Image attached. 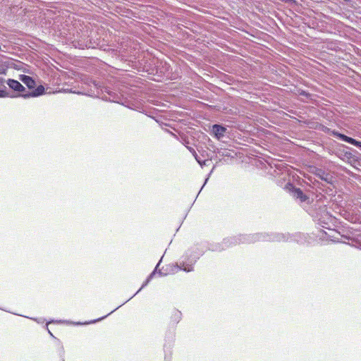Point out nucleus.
<instances>
[{
    "instance_id": "f257e3e1",
    "label": "nucleus",
    "mask_w": 361,
    "mask_h": 361,
    "mask_svg": "<svg viewBox=\"0 0 361 361\" xmlns=\"http://www.w3.org/2000/svg\"><path fill=\"white\" fill-rule=\"evenodd\" d=\"M88 85L96 90V94L106 101L121 104L130 109H133L132 99L136 97V90L133 86L121 78L116 82L113 87L103 85L100 81L90 78Z\"/></svg>"
},
{
    "instance_id": "f03ea898",
    "label": "nucleus",
    "mask_w": 361,
    "mask_h": 361,
    "mask_svg": "<svg viewBox=\"0 0 361 361\" xmlns=\"http://www.w3.org/2000/svg\"><path fill=\"white\" fill-rule=\"evenodd\" d=\"M206 244L204 243H197L188 248L181 257L179 263L170 264L169 271L171 274L183 270L185 272H190L194 270V265L197 259L206 252Z\"/></svg>"
},
{
    "instance_id": "7ed1b4c3",
    "label": "nucleus",
    "mask_w": 361,
    "mask_h": 361,
    "mask_svg": "<svg viewBox=\"0 0 361 361\" xmlns=\"http://www.w3.org/2000/svg\"><path fill=\"white\" fill-rule=\"evenodd\" d=\"M307 211L322 228L332 230V227L336 226V219L327 211L326 205L317 202Z\"/></svg>"
},
{
    "instance_id": "20e7f679",
    "label": "nucleus",
    "mask_w": 361,
    "mask_h": 361,
    "mask_svg": "<svg viewBox=\"0 0 361 361\" xmlns=\"http://www.w3.org/2000/svg\"><path fill=\"white\" fill-rule=\"evenodd\" d=\"M267 233H257L252 234H239L238 235L230 236L224 238L221 241L224 250L241 244V243H254L256 242H265Z\"/></svg>"
},
{
    "instance_id": "39448f33",
    "label": "nucleus",
    "mask_w": 361,
    "mask_h": 361,
    "mask_svg": "<svg viewBox=\"0 0 361 361\" xmlns=\"http://www.w3.org/2000/svg\"><path fill=\"white\" fill-rule=\"evenodd\" d=\"M267 233H257L252 234H239L238 235L230 236L224 238L221 241L224 250L241 244V243H254L256 242H265Z\"/></svg>"
},
{
    "instance_id": "423d86ee",
    "label": "nucleus",
    "mask_w": 361,
    "mask_h": 361,
    "mask_svg": "<svg viewBox=\"0 0 361 361\" xmlns=\"http://www.w3.org/2000/svg\"><path fill=\"white\" fill-rule=\"evenodd\" d=\"M267 233H257L252 234H239L238 235L230 236L224 238L221 241L224 250L241 244V243H254L256 242H265Z\"/></svg>"
},
{
    "instance_id": "0eeeda50",
    "label": "nucleus",
    "mask_w": 361,
    "mask_h": 361,
    "mask_svg": "<svg viewBox=\"0 0 361 361\" xmlns=\"http://www.w3.org/2000/svg\"><path fill=\"white\" fill-rule=\"evenodd\" d=\"M267 235L266 241L268 242H296L298 244L305 243L308 238L307 234L302 233H267Z\"/></svg>"
},
{
    "instance_id": "6e6552de",
    "label": "nucleus",
    "mask_w": 361,
    "mask_h": 361,
    "mask_svg": "<svg viewBox=\"0 0 361 361\" xmlns=\"http://www.w3.org/2000/svg\"><path fill=\"white\" fill-rule=\"evenodd\" d=\"M6 82L10 89L15 92H20V94L18 96L24 99L37 97L45 93L44 87L42 85L37 86L34 90L24 93L25 88L19 81L14 79H8Z\"/></svg>"
},
{
    "instance_id": "1a4fd4ad",
    "label": "nucleus",
    "mask_w": 361,
    "mask_h": 361,
    "mask_svg": "<svg viewBox=\"0 0 361 361\" xmlns=\"http://www.w3.org/2000/svg\"><path fill=\"white\" fill-rule=\"evenodd\" d=\"M345 149L352 150L353 152H357L356 150L351 149L350 147L344 145H340V147L336 148L334 153V154L343 161L351 163L352 161H357V158L353 155L350 151L345 150Z\"/></svg>"
},
{
    "instance_id": "9d476101",
    "label": "nucleus",
    "mask_w": 361,
    "mask_h": 361,
    "mask_svg": "<svg viewBox=\"0 0 361 361\" xmlns=\"http://www.w3.org/2000/svg\"><path fill=\"white\" fill-rule=\"evenodd\" d=\"M73 46L75 48H78L80 49H95L99 45V42L98 39H94L92 38L90 39H85V38H81L78 40L73 41Z\"/></svg>"
},
{
    "instance_id": "9b49d317",
    "label": "nucleus",
    "mask_w": 361,
    "mask_h": 361,
    "mask_svg": "<svg viewBox=\"0 0 361 361\" xmlns=\"http://www.w3.org/2000/svg\"><path fill=\"white\" fill-rule=\"evenodd\" d=\"M312 172L319 179L324 181L325 183L334 185L336 180L334 176L329 171H325L322 168L314 167Z\"/></svg>"
},
{
    "instance_id": "f8f14e48",
    "label": "nucleus",
    "mask_w": 361,
    "mask_h": 361,
    "mask_svg": "<svg viewBox=\"0 0 361 361\" xmlns=\"http://www.w3.org/2000/svg\"><path fill=\"white\" fill-rule=\"evenodd\" d=\"M227 131V128L221 124L212 126L210 134L218 140H221Z\"/></svg>"
},
{
    "instance_id": "ddd939ff",
    "label": "nucleus",
    "mask_w": 361,
    "mask_h": 361,
    "mask_svg": "<svg viewBox=\"0 0 361 361\" xmlns=\"http://www.w3.org/2000/svg\"><path fill=\"white\" fill-rule=\"evenodd\" d=\"M319 130H322V132H324L328 135H330L335 137H337L343 142H345V138L347 137V135H345L343 133H341L336 130H331V128H329L327 126H325L324 125H320Z\"/></svg>"
},
{
    "instance_id": "4468645a",
    "label": "nucleus",
    "mask_w": 361,
    "mask_h": 361,
    "mask_svg": "<svg viewBox=\"0 0 361 361\" xmlns=\"http://www.w3.org/2000/svg\"><path fill=\"white\" fill-rule=\"evenodd\" d=\"M291 193L294 198L298 200L302 203L309 204L310 202V197L304 194L302 190L299 188H293Z\"/></svg>"
},
{
    "instance_id": "2eb2a0df",
    "label": "nucleus",
    "mask_w": 361,
    "mask_h": 361,
    "mask_svg": "<svg viewBox=\"0 0 361 361\" xmlns=\"http://www.w3.org/2000/svg\"><path fill=\"white\" fill-rule=\"evenodd\" d=\"M149 282V281H148V279H147L146 281L143 283V284L142 285L141 288L130 298H129L128 300H130L131 298H133L136 294H137L144 287H145L148 283ZM126 302V301L125 302H123L122 305H119L118 307H117L116 308H115L114 310H112L111 312H109V314H107L106 315L104 316V317H102L99 319H94V320H92L90 322H85V324H94L99 321H101L102 319H104V318H106L107 316H109V314H111V313H113L114 312H115L117 309H118L120 307H121L123 304H125Z\"/></svg>"
},
{
    "instance_id": "dca6fc26",
    "label": "nucleus",
    "mask_w": 361,
    "mask_h": 361,
    "mask_svg": "<svg viewBox=\"0 0 361 361\" xmlns=\"http://www.w3.org/2000/svg\"><path fill=\"white\" fill-rule=\"evenodd\" d=\"M19 80L23 82L29 89H35L36 82L35 80L29 75H20Z\"/></svg>"
},
{
    "instance_id": "f3484780",
    "label": "nucleus",
    "mask_w": 361,
    "mask_h": 361,
    "mask_svg": "<svg viewBox=\"0 0 361 361\" xmlns=\"http://www.w3.org/2000/svg\"><path fill=\"white\" fill-rule=\"evenodd\" d=\"M206 244V250H210L212 252H222L224 247L222 243H204Z\"/></svg>"
},
{
    "instance_id": "a211bd4d",
    "label": "nucleus",
    "mask_w": 361,
    "mask_h": 361,
    "mask_svg": "<svg viewBox=\"0 0 361 361\" xmlns=\"http://www.w3.org/2000/svg\"><path fill=\"white\" fill-rule=\"evenodd\" d=\"M6 80L4 78L0 77V98L5 97H14L13 96H10L9 92L7 91V88L5 86Z\"/></svg>"
},
{
    "instance_id": "6ab92c4d",
    "label": "nucleus",
    "mask_w": 361,
    "mask_h": 361,
    "mask_svg": "<svg viewBox=\"0 0 361 361\" xmlns=\"http://www.w3.org/2000/svg\"><path fill=\"white\" fill-rule=\"evenodd\" d=\"M181 319H182L181 312L176 309H174L171 312V323L176 325L178 323H179V322L181 320Z\"/></svg>"
},
{
    "instance_id": "aec40b11",
    "label": "nucleus",
    "mask_w": 361,
    "mask_h": 361,
    "mask_svg": "<svg viewBox=\"0 0 361 361\" xmlns=\"http://www.w3.org/2000/svg\"><path fill=\"white\" fill-rule=\"evenodd\" d=\"M345 219L351 223L361 224V214L348 213L345 214Z\"/></svg>"
},
{
    "instance_id": "412c9836",
    "label": "nucleus",
    "mask_w": 361,
    "mask_h": 361,
    "mask_svg": "<svg viewBox=\"0 0 361 361\" xmlns=\"http://www.w3.org/2000/svg\"><path fill=\"white\" fill-rule=\"evenodd\" d=\"M345 142H348L350 145H353L361 149V142L358 141L351 137L347 136L345 140Z\"/></svg>"
},
{
    "instance_id": "4be33fe9",
    "label": "nucleus",
    "mask_w": 361,
    "mask_h": 361,
    "mask_svg": "<svg viewBox=\"0 0 361 361\" xmlns=\"http://www.w3.org/2000/svg\"><path fill=\"white\" fill-rule=\"evenodd\" d=\"M298 94L300 96H304L307 98H310L312 96V94L310 93H309L308 92H307L304 90H302V89L298 90Z\"/></svg>"
},
{
    "instance_id": "5701e85b",
    "label": "nucleus",
    "mask_w": 361,
    "mask_h": 361,
    "mask_svg": "<svg viewBox=\"0 0 361 361\" xmlns=\"http://www.w3.org/2000/svg\"><path fill=\"white\" fill-rule=\"evenodd\" d=\"M194 157L195 158L196 161L200 164V165L202 167L204 165H206V162L207 160L202 161L200 157L197 154V153L193 154Z\"/></svg>"
},
{
    "instance_id": "b1692460",
    "label": "nucleus",
    "mask_w": 361,
    "mask_h": 361,
    "mask_svg": "<svg viewBox=\"0 0 361 361\" xmlns=\"http://www.w3.org/2000/svg\"><path fill=\"white\" fill-rule=\"evenodd\" d=\"M161 262V259L159 260V262L157 264L154 270L148 276V277H147L148 281H150L152 279V278L154 277V276L155 274V272L157 271V269L158 267L159 266Z\"/></svg>"
},
{
    "instance_id": "393cba45",
    "label": "nucleus",
    "mask_w": 361,
    "mask_h": 361,
    "mask_svg": "<svg viewBox=\"0 0 361 361\" xmlns=\"http://www.w3.org/2000/svg\"><path fill=\"white\" fill-rule=\"evenodd\" d=\"M30 319L37 322L39 324H42L44 322V319L43 318H30Z\"/></svg>"
},
{
    "instance_id": "a878e982",
    "label": "nucleus",
    "mask_w": 361,
    "mask_h": 361,
    "mask_svg": "<svg viewBox=\"0 0 361 361\" xmlns=\"http://www.w3.org/2000/svg\"><path fill=\"white\" fill-rule=\"evenodd\" d=\"M6 73V68L2 66H0V74H4Z\"/></svg>"
},
{
    "instance_id": "bb28decb",
    "label": "nucleus",
    "mask_w": 361,
    "mask_h": 361,
    "mask_svg": "<svg viewBox=\"0 0 361 361\" xmlns=\"http://www.w3.org/2000/svg\"><path fill=\"white\" fill-rule=\"evenodd\" d=\"M46 329H47L48 331V333L49 334V335L53 337V338H55L53 335V334L49 331V329H48V326H47V324L46 325Z\"/></svg>"
},
{
    "instance_id": "cd10ccee",
    "label": "nucleus",
    "mask_w": 361,
    "mask_h": 361,
    "mask_svg": "<svg viewBox=\"0 0 361 361\" xmlns=\"http://www.w3.org/2000/svg\"><path fill=\"white\" fill-rule=\"evenodd\" d=\"M188 149L190 150V152L192 153V154L196 153L195 149L193 148H192V147H188Z\"/></svg>"
},
{
    "instance_id": "c85d7f7f",
    "label": "nucleus",
    "mask_w": 361,
    "mask_h": 361,
    "mask_svg": "<svg viewBox=\"0 0 361 361\" xmlns=\"http://www.w3.org/2000/svg\"><path fill=\"white\" fill-rule=\"evenodd\" d=\"M158 274H159V276H165V275H166V274H163L161 270L159 271Z\"/></svg>"
},
{
    "instance_id": "c756f323",
    "label": "nucleus",
    "mask_w": 361,
    "mask_h": 361,
    "mask_svg": "<svg viewBox=\"0 0 361 361\" xmlns=\"http://www.w3.org/2000/svg\"><path fill=\"white\" fill-rule=\"evenodd\" d=\"M164 65L166 66V70H169L170 66L166 63H165Z\"/></svg>"
},
{
    "instance_id": "7c9ffc66",
    "label": "nucleus",
    "mask_w": 361,
    "mask_h": 361,
    "mask_svg": "<svg viewBox=\"0 0 361 361\" xmlns=\"http://www.w3.org/2000/svg\"><path fill=\"white\" fill-rule=\"evenodd\" d=\"M208 178H207L205 179V181H204V183L203 186H204V185L206 184V183L207 182Z\"/></svg>"
},
{
    "instance_id": "2f4dec72",
    "label": "nucleus",
    "mask_w": 361,
    "mask_h": 361,
    "mask_svg": "<svg viewBox=\"0 0 361 361\" xmlns=\"http://www.w3.org/2000/svg\"><path fill=\"white\" fill-rule=\"evenodd\" d=\"M203 187H204V186H202V188H203ZM202 189V188L200 189L199 192H201Z\"/></svg>"
},
{
    "instance_id": "473e14b6",
    "label": "nucleus",
    "mask_w": 361,
    "mask_h": 361,
    "mask_svg": "<svg viewBox=\"0 0 361 361\" xmlns=\"http://www.w3.org/2000/svg\"><path fill=\"white\" fill-rule=\"evenodd\" d=\"M203 187H204V186H202V188H203ZM202 189V188L200 189L199 192H201Z\"/></svg>"
}]
</instances>
